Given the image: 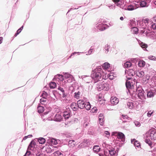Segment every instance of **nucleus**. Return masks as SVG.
Instances as JSON below:
<instances>
[{
	"label": "nucleus",
	"instance_id": "obj_33",
	"mask_svg": "<svg viewBox=\"0 0 156 156\" xmlns=\"http://www.w3.org/2000/svg\"><path fill=\"white\" fill-rule=\"evenodd\" d=\"M100 148L98 146H94L93 148V151L95 152H98L99 151Z\"/></svg>",
	"mask_w": 156,
	"mask_h": 156
},
{
	"label": "nucleus",
	"instance_id": "obj_8",
	"mask_svg": "<svg viewBox=\"0 0 156 156\" xmlns=\"http://www.w3.org/2000/svg\"><path fill=\"white\" fill-rule=\"evenodd\" d=\"M110 101L112 104L116 105L118 103L119 101L118 99L116 97L112 96L111 98Z\"/></svg>",
	"mask_w": 156,
	"mask_h": 156
},
{
	"label": "nucleus",
	"instance_id": "obj_26",
	"mask_svg": "<svg viewBox=\"0 0 156 156\" xmlns=\"http://www.w3.org/2000/svg\"><path fill=\"white\" fill-rule=\"evenodd\" d=\"M139 44L140 47L143 49H146L147 47V45L143 42L140 41L139 42Z\"/></svg>",
	"mask_w": 156,
	"mask_h": 156
},
{
	"label": "nucleus",
	"instance_id": "obj_47",
	"mask_svg": "<svg viewBox=\"0 0 156 156\" xmlns=\"http://www.w3.org/2000/svg\"><path fill=\"white\" fill-rule=\"evenodd\" d=\"M58 113L57 112L55 115L53 119L56 122L58 121Z\"/></svg>",
	"mask_w": 156,
	"mask_h": 156
},
{
	"label": "nucleus",
	"instance_id": "obj_12",
	"mask_svg": "<svg viewBox=\"0 0 156 156\" xmlns=\"http://www.w3.org/2000/svg\"><path fill=\"white\" fill-rule=\"evenodd\" d=\"M117 138L119 139H120L122 141H124L125 139V136L123 133L119 132L117 135Z\"/></svg>",
	"mask_w": 156,
	"mask_h": 156
},
{
	"label": "nucleus",
	"instance_id": "obj_1",
	"mask_svg": "<svg viewBox=\"0 0 156 156\" xmlns=\"http://www.w3.org/2000/svg\"><path fill=\"white\" fill-rule=\"evenodd\" d=\"M102 69L101 66L97 67L92 72L91 78L94 83H96L101 80V73Z\"/></svg>",
	"mask_w": 156,
	"mask_h": 156
},
{
	"label": "nucleus",
	"instance_id": "obj_7",
	"mask_svg": "<svg viewBox=\"0 0 156 156\" xmlns=\"http://www.w3.org/2000/svg\"><path fill=\"white\" fill-rule=\"evenodd\" d=\"M86 102L82 100H80L77 102L78 107L80 109H83L84 108L86 105Z\"/></svg>",
	"mask_w": 156,
	"mask_h": 156
},
{
	"label": "nucleus",
	"instance_id": "obj_34",
	"mask_svg": "<svg viewBox=\"0 0 156 156\" xmlns=\"http://www.w3.org/2000/svg\"><path fill=\"white\" fill-rule=\"evenodd\" d=\"M131 28L132 31L133 32V34H136L138 33V30L137 28L133 27Z\"/></svg>",
	"mask_w": 156,
	"mask_h": 156
},
{
	"label": "nucleus",
	"instance_id": "obj_29",
	"mask_svg": "<svg viewBox=\"0 0 156 156\" xmlns=\"http://www.w3.org/2000/svg\"><path fill=\"white\" fill-rule=\"evenodd\" d=\"M81 93L80 91H78L77 92H75L74 93V97L77 99H79L80 98V95Z\"/></svg>",
	"mask_w": 156,
	"mask_h": 156
},
{
	"label": "nucleus",
	"instance_id": "obj_61",
	"mask_svg": "<svg viewBox=\"0 0 156 156\" xmlns=\"http://www.w3.org/2000/svg\"><path fill=\"white\" fill-rule=\"evenodd\" d=\"M104 154L105 156H109L107 151L104 150Z\"/></svg>",
	"mask_w": 156,
	"mask_h": 156
},
{
	"label": "nucleus",
	"instance_id": "obj_31",
	"mask_svg": "<svg viewBox=\"0 0 156 156\" xmlns=\"http://www.w3.org/2000/svg\"><path fill=\"white\" fill-rule=\"evenodd\" d=\"M106 25L104 24H100L98 25V27L101 28H100V30H105L106 28Z\"/></svg>",
	"mask_w": 156,
	"mask_h": 156
},
{
	"label": "nucleus",
	"instance_id": "obj_35",
	"mask_svg": "<svg viewBox=\"0 0 156 156\" xmlns=\"http://www.w3.org/2000/svg\"><path fill=\"white\" fill-rule=\"evenodd\" d=\"M145 142L147 144L151 147H152V144L149 138L145 139Z\"/></svg>",
	"mask_w": 156,
	"mask_h": 156
},
{
	"label": "nucleus",
	"instance_id": "obj_38",
	"mask_svg": "<svg viewBox=\"0 0 156 156\" xmlns=\"http://www.w3.org/2000/svg\"><path fill=\"white\" fill-rule=\"evenodd\" d=\"M37 109L39 113H42L44 111V108L43 106H39L37 107Z\"/></svg>",
	"mask_w": 156,
	"mask_h": 156
},
{
	"label": "nucleus",
	"instance_id": "obj_24",
	"mask_svg": "<svg viewBox=\"0 0 156 156\" xmlns=\"http://www.w3.org/2000/svg\"><path fill=\"white\" fill-rule=\"evenodd\" d=\"M137 96L139 98L142 100L144 99L145 98L143 92L138 93L137 94Z\"/></svg>",
	"mask_w": 156,
	"mask_h": 156
},
{
	"label": "nucleus",
	"instance_id": "obj_28",
	"mask_svg": "<svg viewBox=\"0 0 156 156\" xmlns=\"http://www.w3.org/2000/svg\"><path fill=\"white\" fill-rule=\"evenodd\" d=\"M145 62L143 60H141L139 61L138 63V66L140 67H144L145 65Z\"/></svg>",
	"mask_w": 156,
	"mask_h": 156
},
{
	"label": "nucleus",
	"instance_id": "obj_51",
	"mask_svg": "<svg viewBox=\"0 0 156 156\" xmlns=\"http://www.w3.org/2000/svg\"><path fill=\"white\" fill-rule=\"evenodd\" d=\"M105 136L107 137L108 138H109L110 136V133L108 131H105L104 132Z\"/></svg>",
	"mask_w": 156,
	"mask_h": 156
},
{
	"label": "nucleus",
	"instance_id": "obj_17",
	"mask_svg": "<svg viewBox=\"0 0 156 156\" xmlns=\"http://www.w3.org/2000/svg\"><path fill=\"white\" fill-rule=\"evenodd\" d=\"M155 94L154 90H150L147 92V96L148 98L153 97Z\"/></svg>",
	"mask_w": 156,
	"mask_h": 156
},
{
	"label": "nucleus",
	"instance_id": "obj_43",
	"mask_svg": "<svg viewBox=\"0 0 156 156\" xmlns=\"http://www.w3.org/2000/svg\"><path fill=\"white\" fill-rule=\"evenodd\" d=\"M46 101V99L45 98H43L40 100V102L42 104H45Z\"/></svg>",
	"mask_w": 156,
	"mask_h": 156
},
{
	"label": "nucleus",
	"instance_id": "obj_45",
	"mask_svg": "<svg viewBox=\"0 0 156 156\" xmlns=\"http://www.w3.org/2000/svg\"><path fill=\"white\" fill-rule=\"evenodd\" d=\"M151 37L154 41L156 40V34L152 33L151 34Z\"/></svg>",
	"mask_w": 156,
	"mask_h": 156
},
{
	"label": "nucleus",
	"instance_id": "obj_22",
	"mask_svg": "<svg viewBox=\"0 0 156 156\" xmlns=\"http://www.w3.org/2000/svg\"><path fill=\"white\" fill-rule=\"evenodd\" d=\"M110 67V64L108 62L104 63L102 66V68L103 69L107 70Z\"/></svg>",
	"mask_w": 156,
	"mask_h": 156
},
{
	"label": "nucleus",
	"instance_id": "obj_25",
	"mask_svg": "<svg viewBox=\"0 0 156 156\" xmlns=\"http://www.w3.org/2000/svg\"><path fill=\"white\" fill-rule=\"evenodd\" d=\"M104 85V84L103 82L100 83L98 84L97 86V88L98 90H103L102 86Z\"/></svg>",
	"mask_w": 156,
	"mask_h": 156
},
{
	"label": "nucleus",
	"instance_id": "obj_10",
	"mask_svg": "<svg viewBox=\"0 0 156 156\" xmlns=\"http://www.w3.org/2000/svg\"><path fill=\"white\" fill-rule=\"evenodd\" d=\"M81 78L84 81L87 83H89L91 81V77L90 76H83Z\"/></svg>",
	"mask_w": 156,
	"mask_h": 156
},
{
	"label": "nucleus",
	"instance_id": "obj_27",
	"mask_svg": "<svg viewBox=\"0 0 156 156\" xmlns=\"http://www.w3.org/2000/svg\"><path fill=\"white\" fill-rule=\"evenodd\" d=\"M101 73V77L103 79H105L107 78V73L105 70L104 71L102 70Z\"/></svg>",
	"mask_w": 156,
	"mask_h": 156
},
{
	"label": "nucleus",
	"instance_id": "obj_63",
	"mask_svg": "<svg viewBox=\"0 0 156 156\" xmlns=\"http://www.w3.org/2000/svg\"><path fill=\"white\" fill-rule=\"evenodd\" d=\"M70 116V114H69L68 115H66L63 116V117L65 118V119H68L69 117Z\"/></svg>",
	"mask_w": 156,
	"mask_h": 156
},
{
	"label": "nucleus",
	"instance_id": "obj_2",
	"mask_svg": "<svg viewBox=\"0 0 156 156\" xmlns=\"http://www.w3.org/2000/svg\"><path fill=\"white\" fill-rule=\"evenodd\" d=\"M37 147L36 142L34 141H31L28 147L27 151L23 156H29L34 153L36 150Z\"/></svg>",
	"mask_w": 156,
	"mask_h": 156
},
{
	"label": "nucleus",
	"instance_id": "obj_18",
	"mask_svg": "<svg viewBox=\"0 0 156 156\" xmlns=\"http://www.w3.org/2000/svg\"><path fill=\"white\" fill-rule=\"evenodd\" d=\"M104 85L102 86L103 90L107 91L109 90V84L107 83L103 82Z\"/></svg>",
	"mask_w": 156,
	"mask_h": 156
},
{
	"label": "nucleus",
	"instance_id": "obj_23",
	"mask_svg": "<svg viewBox=\"0 0 156 156\" xmlns=\"http://www.w3.org/2000/svg\"><path fill=\"white\" fill-rule=\"evenodd\" d=\"M144 22L146 26L149 27L150 25L151 22L149 20L148 18H146L144 20Z\"/></svg>",
	"mask_w": 156,
	"mask_h": 156
},
{
	"label": "nucleus",
	"instance_id": "obj_13",
	"mask_svg": "<svg viewBox=\"0 0 156 156\" xmlns=\"http://www.w3.org/2000/svg\"><path fill=\"white\" fill-rule=\"evenodd\" d=\"M99 121L101 125H103L104 123V115L103 114H100L98 116Z\"/></svg>",
	"mask_w": 156,
	"mask_h": 156
},
{
	"label": "nucleus",
	"instance_id": "obj_5",
	"mask_svg": "<svg viewBox=\"0 0 156 156\" xmlns=\"http://www.w3.org/2000/svg\"><path fill=\"white\" fill-rule=\"evenodd\" d=\"M102 145L103 147H104V145L105 146V147L107 149V150H105L108 151V154H109L110 155L112 156H116L117 154L116 153V151L114 148H110V147H109V149H108V145H106V144L105 143H104Z\"/></svg>",
	"mask_w": 156,
	"mask_h": 156
},
{
	"label": "nucleus",
	"instance_id": "obj_64",
	"mask_svg": "<svg viewBox=\"0 0 156 156\" xmlns=\"http://www.w3.org/2000/svg\"><path fill=\"white\" fill-rule=\"evenodd\" d=\"M21 31L19 29H18L17 31V32L16 34H15V36H16L17 35H18L20 32Z\"/></svg>",
	"mask_w": 156,
	"mask_h": 156
},
{
	"label": "nucleus",
	"instance_id": "obj_44",
	"mask_svg": "<svg viewBox=\"0 0 156 156\" xmlns=\"http://www.w3.org/2000/svg\"><path fill=\"white\" fill-rule=\"evenodd\" d=\"M110 47L108 45H106L105 47V53H107L109 51Z\"/></svg>",
	"mask_w": 156,
	"mask_h": 156
},
{
	"label": "nucleus",
	"instance_id": "obj_59",
	"mask_svg": "<svg viewBox=\"0 0 156 156\" xmlns=\"http://www.w3.org/2000/svg\"><path fill=\"white\" fill-rule=\"evenodd\" d=\"M119 132H114L112 133V136H117Z\"/></svg>",
	"mask_w": 156,
	"mask_h": 156
},
{
	"label": "nucleus",
	"instance_id": "obj_16",
	"mask_svg": "<svg viewBox=\"0 0 156 156\" xmlns=\"http://www.w3.org/2000/svg\"><path fill=\"white\" fill-rule=\"evenodd\" d=\"M136 74V76L139 77H142L145 75L144 72L141 70H138L137 71Z\"/></svg>",
	"mask_w": 156,
	"mask_h": 156
},
{
	"label": "nucleus",
	"instance_id": "obj_48",
	"mask_svg": "<svg viewBox=\"0 0 156 156\" xmlns=\"http://www.w3.org/2000/svg\"><path fill=\"white\" fill-rule=\"evenodd\" d=\"M134 123L135 124V125L137 127H139L141 126L140 123L137 121H135L134 122Z\"/></svg>",
	"mask_w": 156,
	"mask_h": 156
},
{
	"label": "nucleus",
	"instance_id": "obj_9",
	"mask_svg": "<svg viewBox=\"0 0 156 156\" xmlns=\"http://www.w3.org/2000/svg\"><path fill=\"white\" fill-rule=\"evenodd\" d=\"M132 143H133L134 146L136 147V149L139 150L140 149V144L138 141H135V140H131Z\"/></svg>",
	"mask_w": 156,
	"mask_h": 156
},
{
	"label": "nucleus",
	"instance_id": "obj_6",
	"mask_svg": "<svg viewBox=\"0 0 156 156\" xmlns=\"http://www.w3.org/2000/svg\"><path fill=\"white\" fill-rule=\"evenodd\" d=\"M63 75L66 79H68L67 80V82L69 83H70L73 82L74 80V78L73 76L69 73H65L63 74Z\"/></svg>",
	"mask_w": 156,
	"mask_h": 156
},
{
	"label": "nucleus",
	"instance_id": "obj_19",
	"mask_svg": "<svg viewBox=\"0 0 156 156\" xmlns=\"http://www.w3.org/2000/svg\"><path fill=\"white\" fill-rule=\"evenodd\" d=\"M36 139L37 140L40 144H44L46 141L45 139L43 137H40L39 138H36Z\"/></svg>",
	"mask_w": 156,
	"mask_h": 156
},
{
	"label": "nucleus",
	"instance_id": "obj_42",
	"mask_svg": "<svg viewBox=\"0 0 156 156\" xmlns=\"http://www.w3.org/2000/svg\"><path fill=\"white\" fill-rule=\"evenodd\" d=\"M75 144V141L73 140H69V145L70 147H73Z\"/></svg>",
	"mask_w": 156,
	"mask_h": 156
},
{
	"label": "nucleus",
	"instance_id": "obj_55",
	"mask_svg": "<svg viewBox=\"0 0 156 156\" xmlns=\"http://www.w3.org/2000/svg\"><path fill=\"white\" fill-rule=\"evenodd\" d=\"M148 58L151 60H155L156 59V58L153 56H150L148 57Z\"/></svg>",
	"mask_w": 156,
	"mask_h": 156
},
{
	"label": "nucleus",
	"instance_id": "obj_20",
	"mask_svg": "<svg viewBox=\"0 0 156 156\" xmlns=\"http://www.w3.org/2000/svg\"><path fill=\"white\" fill-rule=\"evenodd\" d=\"M140 6L142 7H146L148 6L147 2L145 0L141 1L140 3Z\"/></svg>",
	"mask_w": 156,
	"mask_h": 156
},
{
	"label": "nucleus",
	"instance_id": "obj_36",
	"mask_svg": "<svg viewBox=\"0 0 156 156\" xmlns=\"http://www.w3.org/2000/svg\"><path fill=\"white\" fill-rule=\"evenodd\" d=\"M132 64L130 62H127L124 63V67L126 68L130 67L131 66Z\"/></svg>",
	"mask_w": 156,
	"mask_h": 156
},
{
	"label": "nucleus",
	"instance_id": "obj_58",
	"mask_svg": "<svg viewBox=\"0 0 156 156\" xmlns=\"http://www.w3.org/2000/svg\"><path fill=\"white\" fill-rule=\"evenodd\" d=\"M135 23L133 21H131L130 23V26L131 27H134L135 26Z\"/></svg>",
	"mask_w": 156,
	"mask_h": 156
},
{
	"label": "nucleus",
	"instance_id": "obj_49",
	"mask_svg": "<svg viewBox=\"0 0 156 156\" xmlns=\"http://www.w3.org/2000/svg\"><path fill=\"white\" fill-rule=\"evenodd\" d=\"M64 79V76L63 75L59 74V81H62Z\"/></svg>",
	"mask_w": 156,
	"mask_h": 156
},
{
	"label": "nucleus",
	"instance_id": "obj_53",
	"mask_svg": "<svg viewBox=\"0 0 156 156\" xmlns=\"http://www.w3.org/2000/svg\"><path fill=\"white\" fill-rule=\"evenodd\" d=\"M153 112V111H150L147 113V115L148 117H150Z\"/></svg>",
	"mask_w": 156,
	"mask_h": 156
},
{
	"label": "nucleus",
	"instance_id": "obj_50",
	"mask_svg": "<svg viewBox=\"0 0 156 156\" xmlns=\"http://www.w3.org/2000/svg\"><path fill=\"white\" fill-rule=\"evenodd\" d=\"M136 92L138 94V93L142 92L143 91L141 87H138V88H137L136 89Z\"/></svg>",
	"mask_w": 156,
	"mask_h": 156
},
{
	"label": "nucleus",
	"instance_id": "obj_62",
	"mask_svg": "<svg viewBox=\"0 0 156 156\" xmlns=\"http://www.w3.org/2000/svg\"><path fill=\"white\" fill-rule=\"evenodd\" d=\"M53 154L55 156H58V151H55Z\"/></svg>",
	"mask_w": 156,
	"mask_h": 156
},
{
	"label": "nucleus",
	"instance_id": "obj_21",
	"mask_svg": "<svg viewBox=\"0 0 156 156\" xmlns=\"http://www.w3.org/2000/svg\"><path fill=\"white\" fill-rule=\"evenodd\" d=\"M70 107L73 111H76L78 109V106H76V103L74 102L71 104Z\"/></svg>",
	"mask_w": 156,
	"mask_h": 156
},
{
	"label": "nucleus",
	"instance_id": "obj_32",
	"mask_svg": "<svg viewBox=\"0 0 156 156\" xmlns=\"http://www.w3.org/2000/svg\"><path fill=\"white\" fill-rule=\"evenodd\" d=\"M85 104L86 105H85L84 108L87 110H89L91 108L90 105V103L89 102H86Z\"/></svg>",
	"mask_w": 156,
	"mask_h": 156
},
{
	"label": "nucleus",
	"instance_id": "obj_46",
	"mask_svg": "<svg viewBox=\"0 0 156 156\" xmlns=\"http://www.w3.org/2000/svg\"><path fill=\"white\" fill-rule=\"evenodd\" d=\"M126 86L127 89H129L131 87L130 83L129 81H126Z\"/></svg>",
	"mask_w": 156,
	"mask_h": 156
},
{
	"label": "nucleus",
	"instance_id": "obj_60",
	"mask_svg": "<svg viewBox=\"0 0 156 156\" xmlns=\"http://www.w3.org/2000/svg\"><path fill=\"white\" fill-rule=\"evenodd\" d=\"M110 9H114L115 8V6L113 5H108Z\"/></svg>",
	"mask_w": 156,
	"mask_h": 156
},
{
	"label": "nucleus",
	"instance_id": "obj_15",
	"mask_svg": "<svg viewBox=\"0 0 156 156\" xmlns=\"http://www.w3.org/2000/svg\"><path fill=\"white\" fill-rule=\"evenodd\" d=\"M89 140H84L83 142L81 143L79 146H80V147H81L87 146L89 144Z\"/></svg>",
	"mask_w": 156,
	"mask_h": 156
},
{
	"label": "nucleus",
	"instance_id": "obj_41",
	"mask_svg": "<svg viewBox=\"0 0 156 156\" xmlns=\"http://www.w3.org/2000/svg\"><path fill=\"white\" fill-rule=\"evenodd\" d=\"M50 140L52 144L56 145L57 144V141L55 139L51 138Z\"/></svg>",
	"mask_w": 156,
	"mask_h": 156
},
{
	"label": "nucleus",
	"instance_id": "obj_56",
	"mask_svg": "<svg viewBox=\"0 0 156 156\" xmlns=\"http://www.w3.org/2000/svg\"><path fill=\"white\" fill-rule=\"evenodd\" d=\"M93 49H90L89 50L87 54H86V55H90L91 54V53H92V52H93Z\"/></svg>",
	"mask_w": 156,
	"mask_h": 156
},
{
	"label": "nucleus",
	"instance_id": "obj_57",
	"mask_svg": "<svg viewBox=\"0 0 156 156\" xmlns=\"http://www.w3.org/2000/svg\"><path fill=\"white\" fill-rule=\"evenodd\" d=\"M120 0H112L115 3V4H116L117 5L118 4H120V2L119 3V2Z\"/></svg>",
	"mask_w": 156,
	"mask_h": 156
},
{
	"label": "nucleus",
	"instance_id": "obj_40",
	"mask_svg": "<svg viewBox=\"0 0 156 156\" xmlns=\"http://www.w3.org/2000/svg\"><path fill=\"white\" fill-rule=\"evenodd\" d=\"M107 78H109L110 80H112L114 79V76L113 75V73H110L107 75Z\"/></svg>",
	"mask_w": 156,
	"mask_h": 156
},
{
	"label": "nucleus",
	"instance_id": "obj_52",
	"mask_svg": "<svg viewBox=\"0 0 156 156\" xmlns=\"http://www.w3.org/2000/svg\"><path fill=\"white\" fill-rule=\"evenodd\" d=\"M41 95L43 98H45L48 96V94L44 91L43 92Z\"/></svg>",
	"mask_w": 156,
	"mask_h": 156
},
{
	"label": "nucleus",
	"instance_id": "obj_3",
	"mask_svg": "<svg viewBox=\"0 0 156 156\" xmlns=\"http://www.w3.org/2000/svg\"><path fill=\"white\" fill-rule=\"evenodd\" d=\"M117 6L123 9L129 11L133 10L139 7L138 5H131L126 7L124 5L120 4H118Z\"/></svg>",
	"mask_w": 156,
	"mask_h": 156
},
{
	"label": "nucleus",
	"instance_id": "obj_39",
	"mask_svg": "<svg viewBox=\"0 0 156 156\" xmlns=\"http://www.w3.org/2000/svg\"><path fill=\"white\" fill-rule=\"evenodd\" d=\"M49 86L51 88H54L56 86V83L55 82H51L49 83Z\"/></svg>",
	"mask_w": 156,
	"mask_h": 156
},
{
	"label": "nucleus",
	"instance_id": "obj_37",
	"mask_svg": "<svg viewBox=\"0 0 156 156\" xmlns=\"http://www.w3.org/2000/svg\"><path fill=\"white\" fill-rule=\"evenodd\" d=\"M149 27H151L154 30H155L156 29V23H154L151 22Z\"/></svg>",
	"mask_w": 156,
	"mask_h": 156
},
{
	"label": "nucleus",
	"instance_id": "obj_54",
	"mask_svg": "<svg viewBox=\"0 0 156 156\" xmlns=\"http://www.w3.org/2000/svg\"><path fill=\"white\" fill-rule=\"evenodd\" d=\"M98 109L96 107H94L91 110V112L93 113L96 112L97 111Z\"/></svg>",
	"mask_w": 156,
	"mask_h": 156
},
{
	"label": "nucleus",
	"instance_id": "obj_30",
	"mask_svg": "<svg viewBox=\"0 0 156 156\" xmlns=\"http://www.w3.org/2000/svg\"><path fill=\"white\" fill-rule=\"evenodd\" d=\"M127 105L128 107L130 109L133 108V103L131 101L128 102L127 103Z\"/></svg>",
	"mask_w": 156,
	"mask_h": 156
},
{
	"label": "nucleus",
	"instance_id": "obj_14",
	"mask_svg": "<svg viewBox=\"0 0 156 156\" xmlns=\"http://www.w3.org/2000/svg\"><path fill=\"white\" fill-rule=\"evenodd\" d=\"M126 73L130 77L133 76L135 74V70L132 69H129V71H127V73L126 71Z\"/></svg>",
	"mask_w": 156,
	"mask_h": 156
},
{
	"label": "nucleus",
	"instance_id": "obj_4",
	"mask_svg": "<svg viewBox=\"0 0 156 156\" xmlns=\"http://www.w3.org/2000/svg\"><path fill=\"white\" fill-rule=\"evenodd\" d=\"M145 136L147 138L149 136L153 140H156V131L154 129H150L145 134Z\"/></svg>",
	"mask_w": 156,
	"mask_h": 156
},
{
	"label": "nucleus",
	"instance_id": "obj_11",
	"mask_svg": "<svg viewBox=\"0 0 156 156\" xmlns=\"http://www.w3.org/2000/svg\"><path fill=\"white\" fill-rule=\"evenodd\" d=\"M59 90L61 92V94H60L61 95H62V98H64V100L66 98L68 95L67 92H66L62 88L59 87Z\"/></svg>",
	"mask_w": 156,
	"mask_h": 156
}]
</instances>
